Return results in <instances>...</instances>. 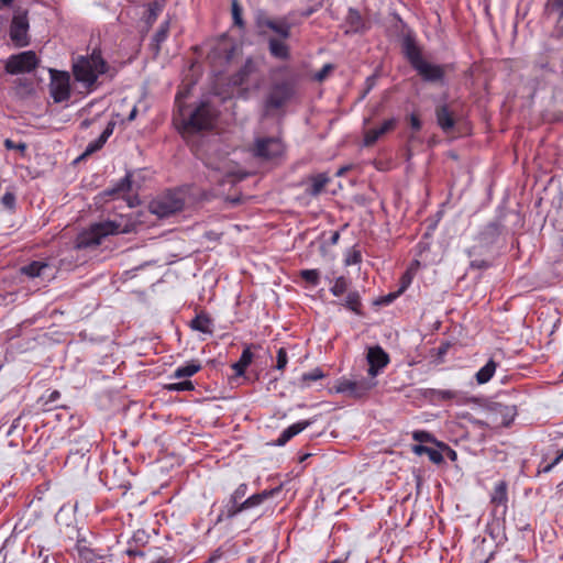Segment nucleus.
Listing matches in <instances>:
<instances>
[{"label":"nucleus","instance_id":"1","mask_svg":"<svg viewBox=\"0 0 563 563\" xmlns=\"http://www.w3.org/2000/svg\"><path fill=\"white\" fill-rule=\"evenodd\" d=\"M107 71L108 64L98 51L78 57L73 64V74L76 81L89 92L97 88L98 78Z\"/></svg>","mask_w":563,"mask_h":563},{"label":"nucleus","instance_id":"2","mask_svg":"<svg viewBox=\"0 0 563 563\" xmlns=\"http://www.w3.org/2000/svg\"><path fill=\"white\" fill-rule=\"evenodd\" d=\"M129 224H122L121 221L109 220L92 224L88 230L78 234L76 239V249H90L101 244L108 235L128 233Z\"/></svg>","mask_w":563,"mask_h":563},{"label":"nucleus","instance_id":"3","mask_svg":"<svg viewBox=\"0 0 563 563\" xmlns=\"http://www.w3.org/2000/svg\"><path fill=\"white\" fill-rule=\"evenodd\" d=\"M179 115L183 131L194 133L211 129L217 118V111L208 102H201L189 113L179 108Z\"/></svg>","mask_w":563,"mask_h":563},{"label":"nucleus","instance_id":"4","mask_svg":"<svg viewBox=\"0 0 563 563\" xmlns=\"http://www.w3.org/2000/svg\"><path fill=\"white\" fill-rule=\"evenodd\" d=\"M40 64V58L33 51H25L11 55L5 60V71L11 75H19L33 71Z\"/></svg>","mask_w":563,"mask_h":563},{"label":"nucleus","instance_id":"5","mask_svg":"<svg viewBox=\"0 0 563 563\" xmlns=\"http://www.w3.org/2000/svg\"><path fill=\"white\" fill-rule=\"evenodd\" d=\"M184 207V200L180 194L167 192L150 203V210L152 213L159 218L169 217Z\"/></svg>","mask_w":563,"mask_h":563},{"label":"nucleus","instance_id":"6","mask_svg":"<svg viewBox=\"0 0 563 563\" xmlns=\"http://www.w3.org/2000/svg\"><path fill=\"white\" fill-rule=\"evenodd\" d=\"M375 386L376 382L372 378H362L360 380L342 378L335 383L333 389L335 393L344 394L351 398H362L366 396Z\"/></svg>","mask_w":563,"mask_h":563},{"label":"nucleus","instance_id":"7","mask_svg":"<svg viewBox=\"0 0 563 563\" xmlns=\"http://www.w3.org/2000/svg\"><path fill=\"white\" fill-rule=\"evenodd\" d=\"M255 157L271 161L284 153V145L278 137H257L252 147Z\"/></svg>","mask_w":563,"mask_h":563},{"label":"nucleus","instance_id":"8","mask_svg":"<svg viewBox=\"0 0 563 563\" xmlns=\"http://www.w3.org/2000/svg\"><path fill=\"white\" fill-rule=\"evenodd\" d=\"M49 92L55 102L67 101L70 97V77L66 71L51 69Z\"/></svg>","mask_w":563,"mask_h":563},{"label":"nucleus","instance_id":"9","mask_svg":"<svg viewBox=\"0 0 563 563\" xmlns=\"http://www.w3.org/2000/svg\"><path fill=\"white\" fill-rule=\"evenodd\" d=\"M29 20L25 13L13 16L10 26V38L15 46L23 47L29 45Z\"/></svg>","mask_w":563,"mask_h":563},{"label":"nucleus","instance_id":"10","mask_svg":"<svg viewBox=\"0 0 563 563\" xmlns=\"http://www.w3.org/2000/svg\"><path fill=\"white\" fill-rule=\"evenodd\" d=\"M366 358L369 364L368 375L372 379L389 363L388 354L378 345L368 349Z\"/></svg>","mask_w":563,"mask_h":563},{"label":"nucleus","instance_id":"11","mask_svg":"<svg viewBox=\"0 0 563 563\" xmlns=\"http://www.w3.org/2000/svg\"><path fill=\"white\" fill-rule=\"evenodd\" d=\"M207 165L213 170V179L219 183H223L225 179L231 183L245 177V174L233 172L228 161H221L219 164L208 162Z\"/></svg>","mask_w":563,"mask_h":563},{"label":"nucleus","instance_id":"12","mask_svg":"<svg viewBox=\"0 0 563 563\" xmlns=\"http://www.w3.org/2000/svg\"><path fill=\"white\" fill-rule=\"evenodd\" d=\"M294 95L292 87L289 84H280L276 85L269 96L267 98V107L269 108H280L283 107Z\"/></svg>","mask_w":563,"mask_h":563},{"label":"nucleus","instance_id":"13","mask_svg":"<svg viewBox=\"0 0 563 563\" xmlns=\"http://www.w3.org/2000/svg\"><path fill=\"white\" fill-rule=\"evenodd\" d=\"M21 273L31 277L54 278V268L46 262L34 261L21 268Z\"/></svg>","mask_w":563,"mask_h":563},{"label":"nucleus","instance_id":"14","mask_svg":"<svg viewBox=\"0 0 563 563\" xmlns=\"http://www.w3.org/2000/svg\"><path fill=\"white\" fill-rule=\"evenodd\" d=\"M395 126H396V120L388 119V120L384 121L379 126L371 128V129L366 130L364 133L363 144L365 146L374 145L383 135H385L387 132L394 130Z\"/></svg>","mask_w":563,"mask_h":563},{"label":"nucleus","instance_id":"15","mask_svg":"<svg viewBox=\"0 0 563 563\" xmlns=\"http://www.w3.org/2000/svg\"><path fill=\"white\" fill-rule=\"evenodd\" d=\"M415 69L427 81L441 80L444 74L441 66L428 63L424 59L416 65Z\"/></svg>","mask_w":563,"mask_h":563},{"label":"nucleus","instance_id":"16","mask_svg":"<svg viewBox=\"0 0 563 563\" xmlns=\"http://www.w3.org/2000/svg\"><path fill=\"white\" fill-rule=\"evenodd\" d=\"M272 495H273V492H266V490L263 493H260V494L252 495L246 500H244L239 506H236L234 509H229L228 516L233 517L243 510H246V509H250L253 507H257L258 505H261L265 499H267Z\"/></svg>","mask_w":563,"mask_h":563},{"label":"nucleus","instance_id":"17","mask_svg":"<svg viewBox=\"0 0 563 563\" xmlns=\"http://www.w3.org/2000/svg\"><path fill=\"white\" fill-rule=\"evenodd\" d=\"M494 415L500 416V421L498 422L501 426H509L511 421L514 420L516 416V407L515 406H507L503 404H494V406L490 408Z\"/></svg>","mask_w":563,"mask_h":563},{"label":"nucleus","instance_id":"18","mask_svg":"<svg viewBox=\"0 0 563 563\" xmlns=\"http://www.w3.org/2000/svg\"><path fill=\"white\" fill-rule=\"evenodd\" d=\"M113 129H114V123L109 122L107 128L100 134V136L87 145L85 152L82 153V157L88 156V155L99 151L104 145L107 140L110 137V135L113 133Z\"/></svg>","mask_w":563,"mask_h":563},{"label":"nucleus","instance_id":"19","mask_svg":"<svg viewBox=\"0 0 563 563\" xmlns=\"http://www.w3.org/2000/svg\"><path fill=\"white\" fill-rule=\"evenodd\" d=\"M435 114L438 124L444 132H448L453 129L454 119L446 106L438 107Z\"/></svg>","mask_w":563,"mask_h":563},{"label":"nucleus","instance_id":"20","mask_svg":"<svg viewBox=\"0 0 563 563\" xmlns=\"http://www.w3.org/2000/svg\"><path fill=\"white\" fill-rule=\"evenodd\" d=\"M310 423L308 421H299L291 426H289L287 429L283 431L280 437L277 440L278 445H284L287 443L292 437L300 433L302 430H305Z\"/></svg>","mask_w":563,"mask_h":563},{"label":"nucleus","instance_id":"21","mask_svg":"<svg viewBox=\"0 0 563 563\" xmlns=\"http://www.w3.org/2000/svg\"><path fill=\"white\" fill-rule=\"evenodd\" d=\"M490 500L496 506H505L507 504V484L505 482L501 481L495 485Z\"/></svg>","mask_w":563,"mask_h":563},{"label":"nucleus","instance_id":"22","mask_svg":"<svg viewBox=\"0 0 563 563\" xmlns=\"http://www.w3.org/2000/svg\"><path fill=\"white\" fill-rule=\"evenodd\" d=\"M169 32V21H164L153 36L152 48L155 54L161 49V44L166 41Z\"/></svg>","mask_w":563,"mask_h":563},{"label":"nucleus","instance_id":"23","mask_svg":"<svg viewBox=\"0 0 563 563\" xmlns=\"http://www.w3.org/2000/svg\"><path fill=\"white\" fill-rule=\"evenodd\" d=\"M269 52L271 54L279 59H287L289 56L288 46L282 40L271 38L269 40Z\"/></svg>","mask_w":563,"mask_h":563},{"label":"nucleus","instance_id":"24","mask_svg":"<svg viewBox=\"0 0 563 563\" xmlns=\"http://www.w3.org/2000/svg\"><path fill=\"white\" fill-rule=\"evenodd\" d=\"M428 394L433 401H449L459 397V391L453 389H429Z\"/></svg>","mask_w":563,"mask_h":563},{"label":"nucleus","instance_id":"25","mask_svg":"<svg viewBox=\"0 0 563 563\" xmlns=\"http://www.w3.org/2000/svg\"><path fill=\"white\" fill-rule=\"evenodd\" d=\"M311 187L309 189V194L312 196H318L323 188L328 185L330 181V178L327 174H318L310 178Z\"/></svg>","mask_w":563,"mask_h":563},{"label":"nucleus","instance_id":"26","mask_svg":"<svg viewBox=\"0 0 563 563\" xmlns=\"http://www.w3.org/2000/svg\"><path fill=\"white\" fill-rule=\"evenodd\" d=\"M497 364L489 360L477 373H476V380L478 384H486L490 380L493 375L495 374Z\"/></svg>","mask_w":563,"mask_h":563},{"label":"nucleus","instance_id":"27","mask_svg":"<svg viewBox=\"0 0 563 563\" xmlns=\"http://www.w3.org/2000/svg\"><path fill=\"white\" fill-rule=\"evenodd\" d=\"M405 54L413 68L416 67V65L423 60L419 48L416 46L413 42L409 40L406 41L405 43Z\"/></svg>","mask_w":563,"mask_h":563},{"label":"nucleus","instance_id":"28","mask_svg":"<svg viewBox=\"0 0 563 563\" xmlns=\"http://www.w3.org/2000/svg\"><path fill=\"white\" fill-rule=\"evenodd\" d=\"M253 358V354L250 350V347H246L242 354L240 360L232 365V368L234 369L236 375H243L246 367L251 364Z\"/></svg>","mask_w":563,"mask_h":563},{"label":"nucleus","instance_id":"29","mask_svg":"<svg viewBox=\"0 0 563 563\" xmlns=\"http://www.w3.org/2000/svg\"><path fill=\"white\" fill-rule=\"evenodd\" d=\"M263 24L276 32L282 38H287L289 36L290 27L285 21L266 20Z\"/></svg>","mask_w":563,"mask_h":563},{"label":"nucleus","instance_id":"30","mask_svg":"<svg viewBox=\"0 0 563 563\" xmlns=\"http://www.w3.org/2000/svg\"><path fill=\"white\" fill-rule=\"evenodd\" d=\"M200 368H201L200 364L190 362V363H187V364L176 368L173 376L175 378L191 377L197 372H199Z\"/></svg>","mask_w":563,"mask_h":563},{"label":"nucleus","instance_id":"31","mask_svg":"<svg viewBox=\"0 0 563 563\" xmlns=\"http://www.w3.org/2000/svg\"><path fill=\"white\" fill-rule=\"evenodd\" d=\"M256 69L255 63L252 59H247L241 70L234 76L233 84L242 85L246 80V77L254 73Z\"/></svg>","mask_w":563,"mask_h":563},{"label":"nucleus","instance_id":"32","mask_svg":"<svg viewBox=\"0 0 563 563\" xmlns=\"http://www.w3.org/2000/svg\"><path fill=\"white\" fill-rule=\"evenodd\" d=\"M191 328L194 330L203 332V333H211V320L205 316L199 314L191 321Z\"/></svg>","mask_w":563,"mask_h":563},{"label":"nucleus","instance_id":"33","mask_svg":"<svg viewBox=\"0 0 563 563\" xmlns=\"http://www.w3.org/2000/svg\"><path fill=\"white\" fill-rule=\"evenodd\" d=\"M164 0H155L154 2L148 4L146 23L152 25L154 21L157 19L158 14L163 10Z\"/></svg>","mask_w":563,"mask_h":563},{"label":"nucleus","instance_id":"34","mask_svg":"<svg viewBox=\"0 0 563 563\" xmlns=\"http://www.w3.org/2000/svg\"><path fill=\"white\" fill-rule=\"evenodd\" d=\"M347 287H349L347 280L343 276H341L334 280V284L330 290L334 296L339 297L347 290Z\"/></svg>","mask_w":563,"mask_h":563},{"label":"nucleus","instance_id":"35","mask_svg":"<svg viewBox=\"0 0 563 563\" xmlns=\"http://www.w3.org/2000/svg\"><path fill=\"white\" fill-rule=\"evenodd\" d=\"M165 388L169 391H185V390H192L194 384L191 380H183L179 383H170L165 386Z\"/></svg>","mask_w":563,"mask_h":563},{"label":"nucleus","instance_id":"36","mask_svg":"<svg viewBox=\"0 0 563 563\" xmlns=\"http://www.w3.org/2000/svg\"><path fill=\"white\" fill-rule=\"evenodd\" d=\"M344 305L350 310L358 312V308L361 306L358 294L356 291L349 292Z\"/></svg>","mask_w":563,"mask_h":563},{"label":"nucleus","instance_id":"37","mask_svg":"<svg viewBox=\"0 0 563 563\" xmlns=\"http://www.w3.org/2000/svg\"><path fill=\"white\" fill-rule=\"evenodd\" d=\"M15 89H16V93L18 95L24 97V96H27V95L32 93L33 85H32L31 81H29L26 79H19L16 81Z\"/></svg>","mask_w":563,"mask_h":563},{"label":"nucleus","instance_id":"38","mask_svg":"<svg viewBox=\"0 0 563 563\" xmlns=\"http://www.w3.org/2000/svg\"><path fill=\"white\" fill-rule=\"evenodd\" d=\"M300 276L309 284L316 286L319 284V272L317 269H305L300 272Z\"/></svg>","mask_w":563,"mask_h":563},{"label":"nucleus","instance_id":"39","mask_svg":"<svg viewBox=\"0 0 563 563\" xmlns=\"http://www.w3.org/2000/svg\"><path fill=\"white\" fill-rule=\"evenodd\" d=\"M232 16H233L234 24L239 27H242L243 26L242 9L239 5L236 0L232 1Z\"/></svg>","mask_w":563,"mask_h":563},{"label":"nucleus","instance_id":"40","mask_svg":"<svg viewBox=\"0 0 563 563\" xmlns=\"http://www.w3.org/2000/svg\"><path fill=\"white\" fill-rule=\"evenodd\" d=\"M131 188V179L130 175L128 174L124 178H122L115 187H113L110 191V194H117L121 191H128Z\"/></svg>","mask_w":563,"mask_h":563},{"label":"nucleus","instance_id":"41","mask_svg":"<svg viewBox=\"0 0 563 563\" xmlns=\"http://www.w3.org/2000/svg\"><path fill=\"white\" fill-rule=\"evenodd\" d=\"M323 376L324 374L320 368H314L311 372L303 374L301 379L308 385L310 382L318 380Z\"/></svg>","mask_w":563,"mask_h":563},{"label":"nucleus","instance_id":"42","mask_svg":"<svg viewBox=\"0 0 563 563\" xmlns=\"http://www.w3.org/2000/svg\"><path fill=\"white\" fill-rule=\"evenodd\" d=\"M349 20L353 31H358L362 26V19L357 11L350 9Z\"/></svg>","mask_w":563,"mask_h":563},{"label":"nucleus","instance_id":"43","mask_svg":"<svg viewBox=\"0 0 563 563\" xmlns=\"http://www.w3.org/2000/svg\"><path fill=\"white\" fill-rule=\"evenodd\" d=\"M1 203L4 208L13 210L15 206V196L13 192H5L1 198Z\"/></svg>","mask_w":563,"mask_h":563},{"label":"nucleus","instance_id":"44","mask_svg":"<svg viewBox=\"0 0 563 563\" xmlns=\"http://www.w3.org/2000/svg\"><path fill=\"white\" fill-rule=\"evenodd\" d=\"M412 438L413 440L422 443V442H433L434 439L432 437L431 433L427 432V431H422V430H418V431H415L412 433Z\"/></svg>","mask_w":563,"mask_h":563},{"label":"nucleus","instance_id":"45","mask_svg":"<svg viewBox=\"0 0 563 563\" xmlns=\"http://www.w3.org/2000/svg\"><path fill=\"white\" fill-rule=\"evenodd\" d=\"M287 365V352L284 347H280L278 351H277V364H276V368L277 369H284Z\"/></svg>","mask_w":563,"mask_h":563},{"label":"nucleus","instance_id":"46","mask_svg":"<svg viewBox=\"0 0 563 563\" xmlns=\"http://www.w3.org/2000/svg\"><path fill=\"white\" fill-rule=\"evenodd\" d=\"M427 455L429 460L435 464H440L443 462V455L440 451L429 448L427 451Z\"/></svg>","mask_w":563,"mask_h":563},{"label":"nucleus","instance_id":"47","mask_svg":"<svg viewBox=\"0 0 563 563\" xmlns=\"http://www.w3.org/2000/svg\"><path fill=\"white\" fill-rule=\"evenodd\" d=\"M361 261V254L357 251H352L347 254L345 258V264L347 266L357 264Z\"/></svg>","mask_w":563,"mask_h":563},{"label":"nucleus","instance_id":"48","mask_svg":"<svg viewBox=\"0 0 563 563\" xmlns=\"http://www.w3.org/2000/svg\"><path fill=\"white\" fill-rule=\"evenodd\" d=\"M332 65L331 64H325L322 69L320 71H318L316 75H314V78L318 80V81H322L327 76L328 74L332 70Z\"/></svg>","mask_w":563,"mask_h":563},{"label":"nucleus","instance_id":"49","mask_svg":"<svg viewBox=\"0 0 563 563\" xmlns=\"http://www.w3.org/2000/svg\"><path fill=\"white\" fill-rule=\"evenodd\" d=\"M4 146L8 148V150H20V151H24L26 145L24 143H19V144H15L12 140L10 139H7L4 141Z\"/></svg>","mask_w":563,"mask_h":563},{"label":"nucleus","instance_id":"50","mask_svg":"<svg viewBox=\"0 0 563 563\" xmlns=\"http://www.w3.org/2000/svg\"><path fill=\"white\" fill-rule=\"evenodd\" d=\"M410 125L416 131L420 130L421 122H420V120H419V118L417 115H415V114L410 115Z\"/></svg>","mask_w":563,"mask_h":563},{"label":"nucleus","instance_id":"51","mask_svg":"<svg viewBox=\"0 0 563 563\" xmlns=\"http://www.w3.org/2000/svg\"><path fill=\"white\" fill-rule=\"evenodd\" d=\"M245 490H246V486L245 485H241L233 494L232 498L234 500V503L236 501V499L239 498H242L245 494Z\"/></svg>","mask_w":563,"mask_h":563},{"label":"nucleus","instance_id":"52","mask_svg":"<svg viewBox=\"0 0 563 563\" xmlns=\"http://www.w3.org/2000/svg\"><path fill=\"white\" fill-rule=\"evenodd\" d=\"M428 446H424V445H421V444H418V445H415L412 448V451L415 454L417 455H422V454H427V451H428Z\"/></svg>","mask_w":563,"mask_h":563},{"label":"nucleus","instance_id":"53","mask_svg":"<svg viewBox=\"0 0 563 563\" xmlns=\"http://www.w3.org/2000/svg\"><path fill=\"white\" fill-rule=\"evenodd\" d=\"M559 463H560V462H555V460H554L551 464H548L547 466H544V467L542 468V472H544V473H549V472H551V471H552V468H553L556 464H559Z\"/></svg>","mask_w":563,"mask_h":563},{"label":"nucleus","instance_id":"54","mask_svg":"<svg viewBox=\"0 0 563 563\" xmlns=\"http://www.w3.org/2000/svg\"><path fill=\"white\" fill-rule=\"evenodd\" d=\"M136 114H137V108L133 107V109L131 110V112H130V114L128 117V120L129 121H133L136 118Z\"/></svg>","mask_w":563,"mask_h":563},{"label":"nucleus","instance_id":"55","mask_svg":"<svg viewBox=\"0 0 563 563\" xmlns=\"http://www.w3.org/2000/svg\"><path fill=\"white\" fill-rule=\"evenodd\" d=\"M339 238H340L339 232H334V233L332 234V236H331V243H332V244H335V243L338 242Z\"/></svg>","mask_w":563,"mask_h":563},{"label":"nucleus","instance_id":"56","mask_svg":"<svg viewBox=\"0 0 563 563\" xmlns=\"http://www.w3.org/2000/svg\"><path fill=\"white\" fill-rule=\"evenodd\" d=\"M349 168L347 167H341L340 169H338V172L335 173V175L338 177L342 176Z\"/></svg>","mask_w":563,"mask_h":563},{"label":"nucleus","instance_id":"57","mask_svg":"<svg viewBox=\"0 0 563 563\" xmlns=\"http://www.w3.org/2000/svg\"><path fill=\"white\" fill-rule=\"evenodd\" d=\"M90 124H91V121H90V120H84V121L81 122V128L87 129Z\"/></svg>","mask_w":563,"mask_h":563},{"label":"nucleus","instance_id":"58","mask_svg":"<svg viewBox=\"0 0 563 563\" xmlns=\"http://www.w3.org/2000/svg\"><path fill=\"white\" fill-rule=\"evenodd\" d=\"M562 460H563V448H562V451L555 457V462H561Z\"/></svg>","mask_w":563,"mask_h":563},{"label":"nucleus","instance_id":"59","mask_svg":"<svg viewBox=\"0 0 563 563\" xmlns=\"http://www.w3.org/2000/svg\"><path fill=\"white\" fill-rule=\"evenodd\" d=\"M2 4L9 5L13 0H0Z\"/></svg>","mask_w":563,"mask_h":563},{"label":"nucleus","instance_id":"60","mask_svg":"<svg viewBox=\"0 0 563 563\" xmlns=\"http://www.w3.org/2000/svg\"><path fill=\"white\" fill-rule=\"evenodd\" d=\"M344 562H345V561H343V560H334V561H332V562H330V563H344Z\"/></svg>","mask_w":563,"mask_h":563},{"label":"nucleus","instance_id":"61","mask_svg":"<svg viewBox=\"0 0 563 563\" xmlns=\"http://www.w3.org/2000/svg\"><path fill=\"white\" fill-rule=\"evenodd\" d=\"M57 395H58V391H55V393L52 395V397H53V398H56V396H57Z\"/></svg>","mask_w":563,"mask_h":563},{"label":"nucleus","instance_id":"62","mask_svg":"<svg viewBox=\"0 0 563 563\" xmlns=\"http://www.w3.org/2000/svg\"><path fill=\"white\" fill-rule=\"evenodd\" d=\"M57 395H58V391H55V393L52 395V397H53V398H56V396H57Z\"/></svg>","mask_w":563,"mask_h":563},{"label":"nucleus","instance_id":"63","mask_svg":"<svg viewBox=\"0 0 563 563\" xmlns=\"http://www.w3.org/2000/svg\"><path fill=\"white\" fill-rule=\"evenodd\" d=\"M393 298H396V295H389V300H391Z\"/></svg>","mask_w":563,"mask_h":563}]
</instances>
